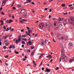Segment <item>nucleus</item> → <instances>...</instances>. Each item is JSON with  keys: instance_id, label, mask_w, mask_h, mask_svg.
I'll use <instances>...</instances> for the list:
<instances>
[{"instance_id": "nucleus-54", "label": "nucleus", "mask_w": 74, "mask_h": 74, "mask_svg": "<svg viewBox=\"0 0 74 74\" xmlns=\"http://www.w3.org/2000/svg\"><path fill=\"white\" fill-rule=\"evenodd\" d=\"M3 28L4 29H6V27H5V26H4Z\"/></svg>"}, {"instance_id": "nucleus-6", "label": "nucleus", "mask_w": 74, "mask_h": 74, "mask_svg": "<svg viewBox=\"0 0 74 74\" xmlns=\"http://www.w3.org/2000/svg\"><path fill=\"white\" fill-rule=\"evenodd\" d=\"M44 26V24L43 23H40L39 25V27L40 29H42V28H43Z\"/></svg>"}, {"instance_id": "nucleus-30", "label": "nucleus", "mask_w": 74, "mask_h": 74, "mask_svg": "<svg viewBox=\"0 0 74 74\" xmlns=\"http://www.w3.org/2000/svg\"><path fill=\"white\" fill-rule=\"evenodd\" d=\"M22 44H25V41H22Z\"/></svg>"}, {"instance_id": "nucleus-57", "label": "nucleus", "mask_w": 74, "mask_h": 74, "mask_svg": "<svg viewBox=\"0 0 74 74\" xmlns=\"http://www.w3.org/2000/svg\"><path fill=\"white\" fill-rule=\"evenodd\" d=\"M70 10H73V7H71L70 8Z\"/></svg>"}, {"instance_id": "nucleus-10", "label": "nucleus", "mask_w": 74, "mask_h": 74, "mask_svg": "<svg viewBox=\"0 0 74 74\" xmlns=\"http://www.w3.org/2000/svg\"><path fill=\"white\" fill-rule=\"evenodd\" d=\"M45 42H42L41 43V45H42V46H43V45H45Z\"/></svg>"}, {"instance_id": "nucleus-38", "label": "nucleus", "mask_w": 74, "mask_h": 74, "mask_svg": "<svg viewBox=\"0 0 74 74\" xmlns=\"http://www.w3.org/2000/svg\"><path fill=\"white\" fill-rule=\"evenodd\" d=\"M36 64H34L33 65V67H36Z\"/></svg>"}, {"instance_id": "nucleus-32", "label": "nucleus", "mask_w": 74, "mask_h": 74, "mask_svg": "<svg viewBox=\"0 0 74 74\" xmlns=\"http://www.w3.org/2000/svg\"><path fill=\"white\" fill-rule=\"evenodd\" d=\"M8 44H9V43L8 42H6L5 43V45H8Z\"/></svg>"}, {"instance_id": "nucleus-33", "label": "nucleus", "mask_w": 74, "mask_h": 74, "mask_svg": "<svg viewBox=\"0 0 74 74\" xmlns=\"http://www.w3.org/2000/svg\"><path fill=\"white\" fill-rule=\"evenodd\" d=\"M15 53H16V54H18V53H19V52L15 51Z\"/></svg>"}, {"instance_id": "nucleus-14", "label": "nucleus", "mask_w": 74, "mask_h": 74, "mask_svg": "<svg viewBox=\"0 0 74 74\" xmlns=\"http://www.w3.org/2000/svg\"><path fill=\"white\" fill-rule=\"evenodd\" d=\"M28 43H29V44L30 45H32V42H31V41H29L28 42Z\"/></svg>"}, {"instance_id": "nucleus-26", "label": "nucleus", "mask_w": 74, "mask_h": 74, "mask_svg": "<svg viewBox=\"0 0 74 74\" xmlns=\"http://www.w3.org/2000/svg\"><path fill=\"white\" fill-rule=\"evenodd\" d=\"M12 20H10L9 21V23H11V22H12Z\"/></svg>"}, {"instance_id": "nucleus-15", "label": "nucleus", "mask_w": 74, "mask_h": 74, "mask_svg": "<svg viewBox=\"0 0 74 74\" xmlns=\"http://www.w3.org/2000/svg\"><path fill=\"white\" fill-rule=\"evenodd\" d=\"M8 37V35H6V36H5L4 38V40H6V38H7V37Z\"/></svg>"}, {"instance_id": "nucleus-25", "label": "nucleus", "mask_w": 74, "mask_h": 74, "mask_svg": "<svg viewBox=\"0 0 74 74\" xmlns=\"http://www.w3.org/2000/svg\"><path fill=\"white\" fill-rule=\"evenodd\" d=\"M64 23H67V24H68V23L67 22V20H65L64 21Z\"/></svg>"}, {"instance_id": "nucleus-5", "label": "nucleus", "mask_w": 74, "mask_h": 74, "mask_svg": "<svg viewBox=\"0 0 74 74\" xmlns=\"http://www.w3.org/2000/svg\"><path fill=\"white\" fill-rule=\"evenodd\" d=\"M57 37L58 38H59V39H61V40H62V39H64V37L62 36V35L59 34H58Z\"/></svg>"}, {"instance_id": "nucleus-1", "label": "nucleus", "mask_w": 74, "mask_h": 74, "mask_svg": "<svg viewBox=\"0 0 74 74\" xmlns=\"http://www.w3.org/2000/svg\"><path fill=\"white\" fill-rule=\"evenodd\" d=\"M57 22L56 21L54 22V24L52 25V27L55 30H59L60 29V27L58 26H56Z\"/></svg>"}, {"instance_id": "nucleus-41", "label": "nucleus", "mask_w": 74, "mask_h": 74, "mask_svg": "<svg viewBox=\"0 0 74 74\" xmlns=\"http://www.w3.org/2000/svg\"><path fill=\"white\" fill-rule=\"evenodd\" d=\"M57 19H56V18H53V21H55V20H57Z\"/></svg>"}, {"instance_id": "nucleus-62", "label": "nucleus", "mask_w": 74, "mask_h": 74, "mask_svg": "<svg viewBox=\"0 0 74 74\" xmlns=\"http://www.w3.org/2000/svg\"><path fill=\"white\" fill-rule=\"evenodd\" d=\"M59 59H60V62H61V57H60Z\"/></svg>"}, {"instance_id": "nucleus-8", "label": "nucleus", "mask_w": 74, "mask_h": 74, "mask_svg": "<svg viewBox=\"0 0 74 74\" xmlns=\"http://www.w3.org/2000/svg\"><path fill=\"white\" fill-rule=\"evenodd\" d=\"M59 21H63L64 18H61L60 17H59L58 18Z\"/></svg>"}, {"instance_id": "nucleus-27", "label": "nucleus", "mask_w": 74, "mask_h": 74, "mask_svg": "<svg viewBox=\"0 0 74 74\" xmlns=\"http://www.w3.org/2000/svg\"><path fill=\"white\" fill-rule=\"evenodd\" d=\"M23 39L24 41H27V39L26 38H23Z\"/></svg>"}, {"instance_id": "nucleus-31", "label": "nucleus", "mask_w": 74, "mask_h": 74, "mask_svg": "<svg viewBox=\"0 0 74 74\" xmlns=\"http://www.w3.org/2000/svg\"><path fill=\"white\" fill-rule=\"evenodd\" d=\"M22 21H25V22H27V21L26 20H25L24 19H22Z\"/></svg>"}, {"instance_id": "nucleus-7", "label": "nucleus", "mask_w": 74, "mask_h": 74, "mask_svg": "<svg viewBox=\"0 0 74 74\" xmlns=\"http://www.w3.org/2000/svg\"><path fill=\"white\" fill-rule=\"evenodd\" d=\"M5 3H6V1L3 0L2 3V5H4L5 4Z\"/></svg>"}, {"instance_id": "nucleus-37", "label": "nucleus", "mask_w": 74, "mask_h": 74, "mask_svg": "<svg viewBox=\"0 0 74 74\" xmlns=\"http://www.w3.org/2000/svg\"><path fill=\"white\" fill-rule=\"evenodd\" d=\"M3 48L4 49H6L7 48V47H6V46H5L3 47Z\"/></svg>"}, {"instance_id": "nucleus-17", "label": "nucleus", "mask_w": 74, "mask_h": 74, "mask_svg": "<svg viewBox=\"0 0 74 74\" xmlns=\"http://www.w3.org/2000/svg\"><path fill=\"white\" fill-rule=\"evenodd\" d=\"M23 11V10H19L18 11V13L19 14H21L22 13V12Z\"/></svg>"}, {"instance_id": "nucleus-12", "label": "nucleus", "mask_w": 74, "mask_h": 74, "mask_svg": "<svg viewBox=\"0 0 74 74\" xmlns=\"http://www.w3.org/2000/svg\"><path fill=\"white\" fill-rule=\"evenodd\" d=\"M27 13H24V15H25L24 17L25 18H27Z\"/></svg>"}, {"instance_id": "nucleus-64", "label": "nucleus", "mask_w": 74, "mask_h": 74, "mask_svg": "<svg viewBox=\"0 0 74 74\" xmlns=\"http://www.w3.org/2000/svg\"><path fill=\"white\" fill-rule=\"evenodd\" d=\"M9 21H8V20H7V21H6V23H9Z\"/></svg>"}, {"instance_id": "nucleus-43", "label": "nucleus", "mask_w": 74, "mask_h": 74, "mask_svg": "<svg viewBox=\"0 0 74 74\" xmlns=\"http://www.w3.org/2000/svg\"><path fill=\"white\" fill-rule=\"evenodd\" d=\"M42 56V55H41L40 56V57H39V59H41V57Z\"/></svg>"}, {"instance_id": "nucleus-35", "label": "nucleus", "mask_w": 74, "mask_h": 74, "mask_svg": "<svg viewBox=\"0 0 74 74\" xmlns=\"http://www.w3.org/2000/svg\"><path fill=\"white\" fill-rule=\"evenodd\" d=\"M34 51L32 52L31 53L32 56V55H33L34 54Z\"/></svg>"}, {"instance_id": "nucleus-47", "label": "nucleus", "mask_w": 74, "mask_h": 74, "mask_svg": "<svg viewBox=\"0 0 74 74\" xmlns=\"http://www.w3.org/2000/svg\"><path fill=\"white\" fill-rule=\"evenodd\" d=\"M48 10V8H45L44 10V11H47Z\"/></svg>"}, {"instance_id": "nucleus-28", "label": "nucleus", "mask_w": 74, "mask_h": 74, "mask_svg": "<svg viewBox=\"0 0 74 74\" xmlns=\"http://www.w3.org/2000/svg\"><path fill=\"white\" fill-rule=\"evenodd\" d=\"M63 0H58V1L59 2H62Z\"/></svg>"}, {"instance_id": "nucleus-45", "label": "nucleus", "mask_w": 74, "mask_h": 74, "mask_svg": "<svg viewBox=\"0 0 74 74\" xmlns=\"http://www.w3.org/2000/svg\"><path fill=\"white\" fill-rule=\"evenodd\" d=\"M31 3L32 4H33V5H34V4H35V3H34V2H32Z\"/></svg>"}, {"instance_id": "nucleus-39", "label": "nucleus", "mask_w": 74, "mask_h": 74, "mask_svg": "<svg viewBox=\"0 0 74 74\" xmlns=\"http://www.w3.org/2000/svg\"><path fill=\"white\" fill-rule=\"evenodd\" d=\"M68 14V13L67 12H66V13H64V14L65 15H67Z\"/></svg>"}, {"instance_id": "nucleus-19", "label": "nucleus", "mask_w": 74, "mask_h": 74, "mask_svg": "<svg viewBox=\"0 0 74 74\" xmlns=\"http://www.w3.org/2000/svg\"><path fill=\"white\" fill-rule=\"evenodd\" d=\"M69 46H72L73 45V44L71 42H70L69 43Z\"/></svg>"}, {"instance_id": "nucleus-63", "label": "nucleus", "mask_w": 74, "mask_h": 74, "mask_svg": "<svg viewBox=\"0 0 74 74\" xmlns=\"http://www.w3.org/2000/svg\"><path fill=\"white\" fill-rule=\"evenodd\" d=\"M42 70L43 71V70H44V68H42Z\"/></svg>"}, {"instance_id": "nucleus-49", "label": "nucleus", "mask_w": 74, "mask_h": 74, "mask_svg": "<svg viewBox=\"0 0 74 74\" xmlns=\"http://www.w3.org/2000/svg\"><path fill=\"white\" fill-rule=\"evenodd\" d=\"M25 33H26V34H27V35H28V32H27V31H26L25 32Z\"/></svg>"}, {"instance_id": "nucleus-58", "label": "nucleus", "mask_w": 74, "mask_h": 74, "mask_svg": "<svg viewBox=\"0 0 74 74\" xmlns=\"http://www.w3.org/2000/svg\"><path fill=\"white\" fill-rule=\"evenodd\" d=\"M59 69V68L58 67H57V68L56 69V70H58Z\"/></svg>"}, {"instance_id": "nucleus-36", "label": "nucleus", "mask_w": 74, "mask_h": 74, "mask_svg": "<svg viewBox=\"0 0 74 74\" xmlns=\"http://www.w3.org/2000/svg\"><path fill=\"white\" fill-rule=\"evenodd\" d=\"M8 30H9V28L8 27L7 29H6V31H7V32H8Z\"/></svg>"}, {"instance_id": "nucleus-42", "label": "nucleus", "mask_w": 74, "mask_h": 74, "mask_svg": "<svg viewBox=\"0 0 74 74\" xmlns=\"http://www.w3.org/2000/svg\"><path fill=\"white\" fill-rule=\"evenodd\" d=\"M27 52H30V50H27Z\"/></svg>"}, {"instance_id": "nucleus-60", "label": "nucleus", "mask_w": 74, "mask_h": 74, "mask_svg": "<svg viewBox=\"0 0 74 74\" xmlns=\"http://www.w3.org/2000/svg\"><path fill=\"white\" fill-rule=\"evenodd\" d=\"M2 9H3V8L1 7V8H0V11H1V10H2Z\"/></svg>"}, {"instance_id": "nucleus-22", "label": "nucleus", "mask_w": 74, "mask_h": 74, "mask_svg": "<svg viewBox=\"0 0 74 74\" xmlns=\"http://www.w3.org/2000/svg\"><path fill=\"white\" fill-rule=\"evenodd\" d=\"M31 10H32V12L33 13V14H34L35 13V11H33V9H31Z\"/></svg>"}, {"instance_id": "nucleus-55", "label": "nucleus", "mask_w": 74, "mask_h": 74, "mask_svg": "<svg viewBox=\"0 0 74 74\" xmlns=\"http://www.w3.org/2000/svg\"><path fill=\"white\" fill-rule=\"evenodd\" d=\"M30 32H28V36H30Z\"/></svg>"}, {"instance_id": "nucleus-44", "label": "nucleus", "mask_w": 74, "mask_h": 74, "mask_svg": "<svg viewBox=\"0 0 74 74\" xmlns=\"http://www.w3.org/2000/svg\"><path fill=\"white\" fill-rule=\"evenodd\" d=\"M26 28H27V29L28 30H29V29H30V28H29V27H26Z\"/></svg>"}, {"instance_id": "nucleus-18", "label": "nucleus", "mask_w": 74, "mask_h": 74, "mask_svg": "<svg viewBox=\"0 0 74 74\" xmlns=\"http://www.w3.org/2000/svg\"><path fill=\"white\" fill-rule=\"evenodd\" d=\"M46 70L47 71H48V72H50V70H49V69H46Z\"/></svg>"}, {"instance_id": "nucleus-34", "label": "nucleus", "mask_w": 74, "mask_h": 74, "mask_svg": "<svg viewBox=\"0 0 74 74\" xmlns=\"http://www.w3.org/2000/svg\"><path fill=\"white\" fill-rule=\"evenodd\" d=\"M49 58L50 59H51V58H52V56H51V55H49Z\"/></svg>"}, {"instance_id": "nucleus-61", "label": "nucleus", "mask_w": 74, "mask_h": 74, "mask_svg": "<svg viewBox=\"0 0 74 74\" xmlns=\"http://www.w3.org/2000/svg\"><path fill=\"white\" fill-rule=\"evenodd\" d=\"M72 4H70L69 5V7H71L72 6Z\"/></svg>"}, {"instance_id": "nucleus-24", "label": "nucleus", "mask_w": 74, "mask_h": 74, "mask_svg": "<svg viewBox=\"0 0 74 74\" xmlns=\"http://www.w3.org/2000/svg\"><path fill=\"white\" fill-rule=\"evenodd\" d=\"M9 42V40H6L4 42Z\"/></svg>"}, {"instance_id": "nucleus-40", "label": "nucleus", "mask_w": 74, "mask_h": 74, "mask_svg": "<svg viewBox=\"0 0 74 74\" xmlns=\"http://www.w3.org/2000/svg\"><path fill=\"white\" fill-rule=\"evenodd\" d=\"M46 36L48 38H49V35H46Z\"/></svg>"}, {"instance_id": "nucleus-20", "label": "nucleus", "mask_w": 74, "mask_h": 74, "mask_svg": "<svg viewBox=\"0 0 74 74\" xmlns=\"http://www.w3.org/2000/svg\"><path fill=\"white\" fill-rule=\"evenodd\" d=\"M64 49H62L61 50V53H62V54L63 53V52H64Z\"/></svg>"}, {"instance_id": "nucleus-59", "label": "nucleus", "mask_w": 74, "mask_h": 74, "mask_svg": "<svg viewBox=\"0 0 74 74\" xmlns=\"http://www.w3.org/2000/svg\"><path fill=\"white\" fill-rule=\"evenodd\" d=\"M5 64L6 65V66H8V63H5Z\"/></svg>"}, {"instance_id": "nucleus-11", "label": "nucleus", "mask_w": 74, "mask_h": 74, "mask_svg": "<svg viewBox=\"0 0 74 74\" xmlns=\"http://www.w3.org/2000/svg\"><path fill=\"white\" fill-rule=\"evenodd\" d=\"M32 2L31 0H28L26 1V3H31Z\"/></svg>"}, {"instance_id": "nucleus-16", "label": "nucleus", "mask_w": 74, "mask_h": 74, "mask_svg": "<svg viewBox=\"0 0 74 74\" xmlns=\"http://www.w3.org/2000/svg\"><path fill=\"white\" fill-rule=\"evenodd\" d=\"M7 52H9V53H11V52H12V51H11L10 50H8L7 51Z\"/></svg>"}, {"instance_id": "nucleus-48", "label": "nucleus", "mask_w": 74, "mask_h": 74, "mask_svg": "<svg viewBox=\"0 0 74 74\" xmlns=\"http://www.w3.org/2000/svg\"><path fill=\"white\" fill-rule=\"evenodd\" d=\"M14 28L11 29V31H12V32H13V31H14Z\"/></svg>"}, {"instance_id": "nucleus-46", "label": "nucleus", "mask_w": 74, "mask_h": 74, "mask_svg": "<svg viewBox=\"0 0 74 74\" xmlns=\"http://www.w3.org/2000/svg\"><path fill=\"white\" fill-rule=\"evenodd\" d=\"M1 14H2L3 15H4L5 14L3 12H1Z\"/></svg>"}, {"instance_id": "nucleus-29", "label": "nucleus", "mask_w": 74, "mask_h": 74, "mask_svg": "<svg viewBox=\"0 0 74 74\" xmlns=\"http://www.w3.org/2000/svg\"><path fill=\"white\" fill-rule=\"evenodd\" d=\"M19 22H20V23H23V21H22V20H20V21H19Z\"/></svg>"}, {"instance_id": "nucleus-51", "label": "nucleus", "mask_w": 74, "mask_h": 74, "mask_svg": "<svg viewBox=\"0 0 74 74\" xmlns=\"http://www.w3.org/2000/svg\"><path fill=\"white\" fill-rule=\"evenodd\" d=\"M12 48V46L11 45V46L9 47V48L10 49H11Z\"/></svg>"}, {"instance_id": "nucleus-56", "label": "nucleus", "mask_w": 74, "mask_h": 74, "mask_svg": "<svg viewBox=\"0 0 74 74\" xmlns=\"http://www.w3.org/2000/svg\"><path fill=\"white\" fill-rule=\"evenodd\" d=\"M34 48H35V47L34 46H33V47H31V48L32 49H34Z\"/></svg>"}, {"instance_id": "nucleus-2", "label": "nucleus", "mask_w": 74, "mask_h": 74, "mask_svg": "<svg viewBox=\"0 0 74 74\" xmlns=\"http://www.w3.org/2000/svg\"><path fill=\"white\" fill-rule=\"evenodd\" d=\"M68 21L69 23L71 24L72 25H74V17H71L70 19H69Z\"/></svg>"}, {"instance_id": "nucleus-13", "label": "nucleus", "mask_w": 74, "mask_h": 74, "mask_svg": "<svg viewBox=\"0 0 74 74\" xmlns=\"http://www.w3.org/2000/svg\"><path fill=\"white\" fill-rule=\"evenodd\" d=\"M22 37L23 38H25V37H27V35L26 34H25L24 35H23L22 36Z\"/></svg>"}, {"instance_id": "nucleus-9", "label": "nucleus", "mask_w": 74, "mask_h": 74, "mask_svg": "<svg viewBox=\"0 0 74 74\" xmlns=\"http://www.w3.org/2000/svg\"><path fill=\"white\" fill-rule=\"evenodd\" d=\"M46 27H51V25L48 24H47L45 26Z\"/></svg>"}, {"instance_id": "nucleus-52", "label": "nucleus", "mask_w": 74, "mask_h": 74, "mask_svg": "<svg viewBox=\"0 0 74 74\" xmlns=\"http://www.w3.org/2000/svg\"><path fill=\"white\" fill-rule=\"evenodd\" d=\"M13 8L14 9V10H16V8L15 7H13Z\"/></svg>"}, {"instance_id": "nucleus-23", "label": "nucleus", "mask_w": 74, "mask_h": 74, "mask_svg": "<svg viewBox=\"0 0 74 74\" xmlns=\"http://www.w3.org/2000/svg\"><path fill=\"white\" fill-rule=\"evenodd\" d=\"M62 7H66V5H65V4H62Z\"/></svg>"}, {"instance_id": "nucleus-50", "label": "nucleus", "mask_w": 74, "mask_h": 74, "mask_svg": "<svg viewBox=\"0 0 74 74\" xmlns=\"http://www.w3.org/2000/svg\"><path fill=\"white\" fill-rule=\"evenodd\" d=\"M21 32H24V29H21Z\"/></svg>"}, {"instance_id": "nucleus-53", "label": "nucleus", "mask_w": 74, "mask_h": 74, "mask_svg": "<svg viewBox=\"0 0 74 74\" xmlns=\"http://www.w3.org/2000/svg\"><path fill=\"white\" fill-rule=\"evenodd\" d=\"M51 11H52V9H50L49 10V12H51Z\"/></svg>"}, {"instance_id": "nucleus-21", "label": "nucleus", "mask_w": 74, "mask_h": 74, "mask_svg": "<svg viewBox=\"0 0 74 74\" xmlns=\"http://www.w3.org/2000/svg\"><path fill=\"white\" fill-rule=\"evenodd\" d=\"M11 46H12V48H15V45H11Z\"/></svg>"}, {"instance_id": "nucleus-3", "label": "nucleus", "mask_w": 74, "mask_h": 74, "mask_svg": "<svg viewBox=\"0 0 74 74\" xmlns=\"http://www.w3.org/2000/svg\"><path fill=\"white\" fill-rule=\"evenodd\" d=\"M21 35H20V36L18 37V40H17L15 38L14 39V41L16 42V44H18V42H20L21 41Z\"/></svg>"}, {"instance_id": "nucleus-4", "label": "nucleus", "mask_w": 74, "mask_h": 74, "mask_svg": "<svg viewBox=\"0 0 74 74\" xmlns=\"http://www.w3.org/2000/svg\"><path fill=\"white\" fill-rule=\"evenodd\" d=\"M67 57L64 55H63L62 56L61 59L62 60L63 62H64L67 60Z\"/></svg>"}]
</instances>
